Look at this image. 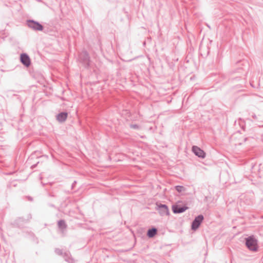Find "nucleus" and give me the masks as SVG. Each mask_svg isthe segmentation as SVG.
Returning a JSON list of instances; mask_svg holds the SVG:
<instances>
[{
  "mask_svg": "<svg viewBox=\"0 0 263 263\" xmlns=\"http://www.w3.org/2000/svg\"><path fill=\"white\" fill-rule=\"evenodd\" d=\"M29 26L35 30H42L43 29V26L41 24L34 22H31Z\"/></svg>",
  "mask_w": 263,
  "mask_h": 263,
  "instance_id": "nucleus-6",
  "label": "nucleus"
},
{
  "mask_svg": "<svg viewBox=\"0 0 263 263\" xmlns=\"http://www.w3.org/2000/svg\"><path fill=\"white\" fill-rule=\"evenodd\" d=\"M192 151L194 152V153L196 156H198L199 157H201L202 158L205 157V153L203 152V151L199 147L196 146H194L192 147Z\"/></svg>",
  "mask_w": 263,
  "mask_h": 263,
  "instance_id": "nucleus-2",
  "label": "nucleus"
},
{
  "mask_svg": "<svg viewBox=\"0 0 263 263\" xmlns=\"http://www.w3.org/2000/svg\"><path fill=\"white\" fill-rule=\"evenodd\" d=\"M58 225L60 228L63 229L65 228V223L64 221L61 220L59 222Z\"/></svg>",
  "mask_w": 263,
  "mask_h": 263,
  "instance_id": "nucleus-9",
  "label": "nucleus"
},
{
  "mask_svg": "<svg viewBox=\"0 0 263 263\" xmlns=\"http://www.w3.org/2000/svg\"><path fill=\"white\" fill-rule=\"evenodd\" d=\"M160 207L166 213L167 215L168 214V209L165 205H161Z\"/></svg>",
  "mask_w": 263,
  "mask_h": 263,
  "instance_id": "nucleus-10",
  "label": "nucleus"
},
{
  "mask_svg": "<svg viewBox=\"0 0 263 263\" xmlns=\"http://www.w3.org/2000/svg\"><path fill=\"white\" fill-rule=\"evenodd\" d=\"M157 231L155 228L149 229L147 232V236L150 238L153 237L157 234Z\"/></svg>",
  "mask_w": 263,
  "mask_h": 263,
  "instance_id": "nucleus-8",
  "label": "nucleus"
},
{
  "mask_svg": "<svg viewBox=\"0 0 263 263\" xmlns=\"http://www.w3.org/2000/svg\"><path fill=\"white\" fill-rule=\"evenodd\" d=\"M176 189L178 192H181L185 190L184 187L182 186H177Z\"/></svg>",
  "mask_w": 263,
  "mask_h": 263,
  "instance_id": "nucleus-11",
  "label": "nucleus"
},
{
  "mask_svg": "<svg viewBox=\"0 0 263 263\" xmlns=\"http://www.w3.org/2000/svg\"><path fill=\"white\" fill-rule=\"evenodd\" d=\"M203 219V217L202 215H199L198 217H197L193 222L192 226V229H197L199 226L200 223L202 222Z\"/></svg>",
  "mask_w": 263,
  "mask_h": 263,
  "instance_id": "nucleus-3",
  "label": "nucleus"
},
{
  "mask_svg": "<svg viewBox=\"0 0 263 263\" xmlns=\"http://www.w3.org/2000/svg\"><path fill=\"white\" fill-rule=\"evenodd\" d=\"M172 209L174 213H181V212L185 211L187 209V207H186V206L180 207L179 206L176 205L173 206Z\"/></svg>",
  "mask_w": 263,
  "mask_h": 263,
  "instance_id": "nucleus-5",
  "label": "nucleus"
},
{
  "mask_svg": "<svg viewBox=\"0 0 263 263\" xmlns=\"http://www.w3.org/2000/svg\"><path fill=\"white\" fill-rule=\"evenodd\" d=\"M246 246L251 251H256L257 250V240L253 237L250 236L246 238Z\"/></svg>",
  "mask_w": 263,
  "mask_h": 263,
  "instance_id": "nucleus-1",
  "label": "nucleus"
},
{
  "mask_svg": "<svg viewBox=\"0 0 263 263\" xmlns=\"http://www.w3.org/2000/svg\"><path fill=\"white\" fill-rule=\"evenodd\" d=\"M67 117V113L62 112L58 115L57 120L59 122H63L66 120Z\"/></svg>",
  "mask_w": 263,
  "mask_h": 263,
  "instance_id": "nucleus-7",
  "label": "nucleus"
},
{
  "mask_svg": "<svg viewBox=\"0 0 263 263\" xmlns=\"http://www.w3.org/2000/svg\"><path fill=\"white\" fill-rule=\"evenodd\" d=\"M21 61L22 63L27 67L30 65V59L26 54H22L21 55Z\"/></svg>",
  "mask_w": 263,
  "mask_h": 263,
  "instance_id": "nucleus-4",
  "label": "nucleus"
}]
</instances>
